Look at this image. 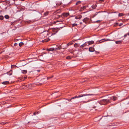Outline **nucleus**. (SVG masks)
Returning <instances> with one entry per match:
<instances>
[{"mask_svg":"<svg viewBox=\"0 0 129 129\" xmlns=\"http://www.w3.org/2000/svg\"><path fill=\"white\" fill-rule=\"evenodd\" d=\"M109 102V99H104L102 100L100 102H99V103L101 105H105Z\"/></svg>","mask_w":129,"mask_h":129,"instance_id":"obj_1","label":"nucleus"},{"mask_svg":"<svg viewBox=\"0 0 129 129\" xmlns=\"http://www.w3.org/2000/svg\"><path fill=\"white\" fill-rule=\"evenodd\" d=\"M48 32L46 31L43 32L40 34V37L41 38L44 39L47 35Z\"/></svg>","mask_w":129,"mask_h":129,"instance_id":"obj_2","label":"nucleus"},{"mask_svg":"<svg viewBox=\"0 0 129 129\" xmlns=\"http://www.w3.org/2000/svg\"><path fill=\"white\" fill-rule=\"evenodd\" d=\"M94 94H80L79 95L78 97L79 98L81 97L84 96H89V95H93Z\"/></svg>","mask_w":129,"mask_h":129,"instance_id":"obj_3","label":"nucleus"},{"mask_svg":"<svg viewBox=\"0 0 129 129\" xmlns=\"http://www.w3.org/2000/svg\"><path fill=\"white\" fill-rule=\"evenodd\" d=\"M88 42H86L83 44V45H81L80 47L81 48H82L86 46H88Z\"/></svg>","mask_w":129,"mask_h":129,"instance_id":"obj_4","label":"nucleus"},{"mask_svg":"<svg viewBox=\"0 0 129 129\" xmlns=\"http://www.w3.org/2000/svg\"><path fill=\"white\" fill-rule=\"evenodd\" d=\"M88 18L86 17L83 20V21L85 23H86L87 22L88 20Z\"/></svg>","mask_w":129,"mask_h":129,"instance_id":"obj_5","label":"nucleus"},{"mask_svg":"<svg viewBox=\"0 0 129 129\" xmlns=\"http://www.w3.org/2000/svg\"><path fill=\"white\" fill-rule=\"evenodd\" d=\"M86 6H84L83 7H82L80 8V11H83L84 10V9H86Z\"/></svg>","mask_w":129,"mask_h":129,"instance_id":"obj_6","label":"nucleus"},{"mask_svg":"<svg viewBox=\"0 0 129 129\" xmlns=\"http://www.w3.org/2000/svg\"><path fill=\"white\" fill-rule=\"evenodd\" d=\"M117 98L114 96H112L111 98V99L112 100H113L114 101H115L117 100Z\"/></svg>","mask_w":129,"mask_h":129,"instance_id":"obj_7","label":"nucleus"},{"mask_svg":"<svg viewBox=\"0 0 129 129\" xmlns=\"http://www.w3.org/2000/svg\"><path fill=\"white\" fill-rule=\"evenodd\" d=\"M94 51V49L92 47H90L89 49V51L90 52H93Z\"/></svg>","mask_w":129,"mask_h":129,"instance_id":"obj_8","label":"nucleus"},{"mask_svg":"<svg viewBox=\"0 0 129 129\" xmlns=\"http://www.w3.org/2000/svg\"><path fill=\"white\" fill-rule=\"evenodd\" d=\"M79 98V97H78V96H75V97H74L72 98H71V99L69 100V101L71 102H73L72 101V99H73L76 98Z\"/></svg>","mask_w":129,"mask_h":129,"instance_id":"obj_9","label":"nucleus"},{"mask_svg":"<svg viewBox=\"0 0 129 129\" xmlns=\"http://www.w3.org/2000/svg\"><path fill=\"white\" fill-rule=\"evenodd\" d=\"M122 41H118L115 42V43L116 44H120L122 43Z\"/></svg>","mask_w":129,"mask_h":129,"instance_id":"obj_10","label":"nucleus"},{"mask_svg":"<svg viewBox=\"0 0 129 129\" xmlns=\"http://www.w3.org/2000/svg\"><path fill=\"white\" fill-rule=\"evenodd\" d=\"M54 50V48H50L49 49H48L47 50L48 51H52Z\"/></svg>","mask_w":129,"mask_h":129,"instance_id":"obj_11","label":"nucleus"},{"mask_svg":"<svg viewBox=\"0 0 129 129\" xmlns=\"http://www.w3.org/2000/svg\"><path fill=\"white\" fill-rule=\"evenodd\" d=\"M88 42V45H89L92 44H93L94 43V41H90Z\"/></svg>","mask_w":129,"mask_h":129,"instance_id":"obj_12","label":"nucleus"},{"mask_svg":"<svg viewBox=\"0 0 129 129\" xmlns=\"http://www.w3.org/2000/svg\"><path fill=\"white\" fill-rule=\"evenodd\" d=\"M7 74L8 75H11L12 74V71L11 70L9 72H7Z\"/></svg>","mask_w":129,"mask_h":129,"instance_id":"obj_13","label":"nucleus"},{"mask_svg":"<svg viewBox=\"0 0 129 129\" xmlns=\"http://www.w3.org/2000/svg\"><path fill=\"white\" fill-rule=\"evenodd\" d=\"M9 83L8 81H6L3 82L2 83L3 84H7Z\"/></svg>","mask_w":129,"mask_h":129,"instance_id":"obj_14","label":"nucleus"},{"mask_svg":"<svg viewBox=\"0 0 129 129\" xmlns=\"http://www.w3.org/2000/svg\"><path fill=\"white\" fill-rule=\"evenodd\" d=\"M64 17L67 16L69 15V14L68 13H63L62 15Z\"/></svg>","mask_w":129,"mask_h":129,"instance_id":"obj_15","label":"nucleus"},{"mask_svg":"<svg viewBox=\"0 0 129 129\" xmlns=\"http://www.w3.org/2000/svg\"><path fill=\"white\" fill-rule=\"evenodd\" d=\"M96 7V4H95L91 6V7L93 9H94Z\"/></svg>","mask_w":129,"mask_h":129,"instance_id":"obj_16","label":"nucleus"},{"mask_svg":"<svg viewBox=\"0 0 129 129\" xmlns=\"http://www.w3.org/2000/svg\"><path fill=\"white\" fill-rule=\"evenodd\" d=\"M124 14L122 13H119L118 14V16L119 17H121L123 16L124 15Z\"/></svg>","mask_w":129,"mask_h":129,"instance_id":"obj_17","label":"nucleus"},{"mask_svg":"<svg viewBox=\"0 0 129 129\" xmlns=\"http://www.w3.org/2000/svg\"><path fill=\"white\" fill-rule=\"evenodd\" d=\"M49 40V39H48L47 40H42V42H47Z\"/></svg>","mask_w":129,"mask_h":129,"instance_id":"obj_18","label":"nucleus"},{"mask_svg":"<svg viewBox=\"0 0 129 129\" xmlns=\"http://www.w3.org/2000/svg\"><path fill=\"white\" fill-rule=\"evenodd\" d=\"M27 72V71L26 70H23L22 71V73L23 74H26V73Z\"/></svg>","mask_w":129,"mask_h":129,"instance_id":"obj_19","label":"nucleus"},{"mask_svg":"<svg viewBox=\"0 0 129 129\" xmlns=\"http://www.w3.org/2000/svg\"><path fill=\"white\" fill-rule=\"evenodd\" d=\"M19 45L20 47H21L22 46V45H23L24 44V43H23L22 42H20L19 43Z\"/></svg>","mask_w":129,"mask_h":129,"instance_id":"obj_20","label":"nucleus"},{"mask_svg":"<svg viewBox=\"0 0 129 129\" xmlns=\"http://www.w3.org/2000/svg\"><path fill=\"white\" fill-rule=\"evenodd\" d=\"M100 13V12L95 13V14L93 15V17H94L95 16H96L98 13Z\"/></svg>","mask_w":129,"mask_h":129,"instance_id":"obj_21","label":"nucleus"},{"mask_svg":"<svg viewBox=\"0 0 129 129\" xmlns=\"http://www.w3.org/2000/svg\"><path fill=\"white\" fill-rule=\"evenodd\" d=\"M5 17L6 19H8L9 18V17L8 15H7L5 16Z\"/></svg>","mask_w":129,"mask_h":129,"instance_id":"obj_22","label":"nucleus"},{"mask_svg":"<svg viewBox=\"0 0 129 129\" xmlns=\"http://www.w3.org/2000/svg\"><path fill=\"white\" fill-rule=\"evenodd\" d=\"M81 18V16H79L78 17V16H76L75 17V19H80Z\"/></svg>","mask_w":129,"mask_h":129,"instance_id":"obj_23","label":"nucleus"},{"mask_svg":"<svg viewBox=\"0 0 129 129\" xmlns=\"http://www.w3.org/2000/svg\"><path fill=\"white\" fill-rule=\"evenodd\" d=\"M101 21V20H97V21H95L94 22V23L100 22Z\"/></svg>","mask_w":129,"mask_h":129,"instance_id":"obj_24","label":"nucleus"},{"mask_svg":"<svg viewBox=\"0 0 129 129\" xmlns=\"http://www.w3.org/2000/svg\"><path fill=\"white\" fill-rule=\"evenodd\" d=\"M81 3V2L80 1H78L76 3V5H78L80 4Z\"/></svg>","mask_w":129,"mask_h":129,"instance_id":"obj_25","label":"nucleus"},{"mask_svg":"<svg viewBox=\"0 0 129 129\" xmlns=\"http://www.w3.org/2000/svg\"><path fill=\"white\" fill-rule=\"evenodd\" d=\"M4 17L2 16H0V19L1 20H2L3 19Z\"/></svg>","mask_w":129,"mask_h":129,"instance_id":"obj_26","label":"nucleus"},{"mask_svg":"<svg viewBox=\"0 0 129 129\" xmlns=\"http://www.w3.org/2000/svg\"><path fill=\"white\" fill-rule=\"evenodd\" d=\"M66 58L67 59H71V57L70 56H67Z\"/></svg>","mask_w":129,"mask_h":129,"instance_id":"obj_27","label":"nucleus"},{"mask_svg":"<svg viewBox=\"0 0 129 129\" xmlns=\"http://www.w3.org/2000/svg\"><path fill=\"white\" fill-rule=\"evenodd\" d=\"M111 41V40L110 39H106L105 40V41Z\"/></svg>","mask_w":129,"mask_h":129,"instance_id":"obj_28","label":"nucleus"},{"mask_svg":"<svg viewBox=\"0 0 129 129\" xmlns=\"http://www.w3.org/2000/svg\"><path fill=\"white\" fill-rule=\"evenodd\" d=\"M104 40L103 39L99 41V42L100 43H102V42H104Z\"/></svg>","mask_w":129,"mask_h":129,"instance_id":"obj_29","label":"nucleus"},{"mask_svg":"<svg viewBox=\"0 0 129 129\" xmlns=\"http://www.w3.org/2000/svg\"><path fill=\"white\" fill-rule=\"evenodd\" d=\"M72 25L73 26H75L77 25V24L76 23H74Z\"/></svg>","mask_w":129,"mask_h":129,"instance_id":"obj_30","label":"nucleus"},{"mask_svg":"<svg viewBox=\"0 0 129 129\" xmlns=\"http://www.w3.org/2000/svg\"><path fill=\"white\" fill-rule=\"evenodd\" d=\"M122 25H123V23H121L119 24V26H121Z\"/></svg>","mask_w":129,"mask_h":129,"instance_id":"obj_31","label":"nucleus"},{"mask_svg":"<svg viewBox=\"0 0 129 129\" xmlns=\"http://www.w3.org/2000/svg\"><path fill=\"white\" fill-rule=\"evenodd\" d=\"M127 35V34H126L125 35H124V38H125L126 37Z\"/></svg>","mask_w":129,"mask_h":129,"instance_id":"obj_32","label":"nucleus"},{"mask_svg":"<svg viewBox=\"0 0 129 129\" xmlns=\"http://www.w3.org/2000/svg\"><path fill=\"white\" fill-rule=\"evenodd\" d=\"M48 12L47 13H45L44 14L45 15H48Z\"/></svg>","mask_w":129,"mask_h":129,"instance_id":"obj_33","label":"nucleus"},{"mask_svg":"<svg viewBox=\"0 0 129 129\" xmlns=\"http://www.w3.org/2000/svg\"><path fill=\"white\" fill-rule=\"evenodd\" d=\"M17 44H18L17 43H15L14 44V46H16Z\"/></svg>","mask_w":129,"mask_h":129,"instance_id":"obj_34","label":"nucleus"},{"mask_svg":"<svg viewBox=\"0 0 129 129\" xmlns=\"http://www.w3.org/2000/svg\"><path fill=\"white\" fill-rule=\"evenodd\" d=\"M52 77H48L47 78V79H49V78H51Z\"/></svg>","mask_w":129,"mask_h":129,"instance_id":"obj_35","label":"nucleus"},{"mask_svg":"<svg viewBox=\"0 0 129 129\" xmlns=\"http://www.w3.org/2000/svg\"><path fill=\"white\" fill-rule=\"evenodd\" d=\"M90 101H84V103H87L89 102Z\"/></svg>","mask_w":129,"mask_h":129,"instance_id":"obj_36","label":"nucleus"},{"mask_svg":"<svg viewBox=\"0 0 129 129\" xmlns=\"http://www.w3.org/2000/svg\"><path fill=\"white\" fill-rule=\"evenodd\" d=\"M34 115H36V112H35L34 113Z\"/></svg>","mask_w":129,"mask_h":129,"instance_id":"obj_37","label":"nucleus"},{"mask_svg":"<svg viewBox=\"0 0 129 129\" xmlns=\"http://www.w3.org/2000/svg\"><path fill=\"white\" fill-rule=\"evenodd\" d=\"M82 22H80V24H82Z\"/></svg>","mask_w":129,"mask_h":129,"instance_id":"obj_38","label":"nucleus"},{"mask_svg":"<svg viewBox=\"0 0 129 129\" xmlns=\"http://www.w3.org/2000/svg\"><path fill=\"white\" fill-rule=\"evenodd\" d=\"M127 35H128V36H129V33H128L127 34Z\"/></svg>","mask_w":129,"mask_h":129,"instance_id":"obj_39","label":"nucleus"},{"mask_svg":"<svg viewBox=\"0 0 129 129\" xmlns=\"http://www.w3.org/2000/svg\"><path fill=\"white\" fill-rule=\"evenodd\" d=\"M38 72H39V71H40V70H38Z\"/></svg>","mask_w":129,"mask_h":129,"instance_id":"obj_40","label":"nucleus"},{"mask_svg":"<svg viewBox=\"0 0 129 129\" xmlns=\"http://www.w3.org/2000/svg\"><path fill=\"white\" fill-rule=\"evenodd\" d=\"M42 56V55H41V56H40V57H41V56Z\"/></svg>","mask_w":129,"mask_h":129,"instance_id":"obj_41","label":"nucleus"},{"mask_svg":"<svg viewBox=\"0 0 129 129\" xmlns=\"http://www.w3.org/2000/svg\"><path fill=\"white\" fill-rule=\"evenodd\" d=\"M100 1H103L104 0H100Z\"/></svg>","mask_w":129,"mask_h":129,"instance_id":"obj_42","label":"nucleus"},{"mask_svg":"<svg viewBox=\"0 0 129 129\" xmlns=\"http://www.w3.org/2000/svg\"><path fill=\"white\" fill-rule=\"evenodd\" d=\"M40 60L41 61H43V60H41V59H40Z\"/></svg>","mask_w":129,"mask_h":129,"instance_id":"obj_43","label":"nucleus"},{"mask_svg":"<svg viewBox=\"0 0 129 129\" xmlns=\"http://www.w3.org/2000/svg\"><path fill=\"white\" fill-rule=\"evenodd\" d=\"M17 40L18 41V39H17V40Z\"/></svg>","mask_w":129,"mask_h":129,"instance_id":"obj_44","label":"nucleus"},{"mask_svg":"<svg viewBox=\"0 0 129 129\" xmlns=\"http://www.w3.org/2000/svg\"><path fill=\"white\" fill-rule=\"evenodd\" d=\"M15 1V0H14V1Z\"/></svg>","mask_w":129,"mask_h":129,"instance_id":"obj_45","label":"nucleus"}]
</instances>
